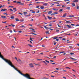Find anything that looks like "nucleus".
Instances as JSON below:
<instances>
[{
	"label": "nucleus",
	"instance_id": "1",
	"mask_svg": "<svg viewBox=\"0 0 79 79\" xmlns=\"http://www.w3.org/2000/svg\"><path fill=\"white\" fill-rule=\"evenodd\" d=\"M62 38H63L62 37H60L55 36V37H53L52 38H53V39L54 40H55V39H56V40H59V39H61Z\"/></svg>",
	"mask_w": 79,
	"mask_h": 79
},
{
	"label": "nucleus",
	"instance_id": "2",
	"mask_svg": "<svg viewBox=\"0 0 79 79\" xmlns=\"http://www.w3.org/2000/svg\"><path fill=\"white\" fill-rule=\"evenodd\" d=\"M58 13L57 12H55L54 13H53L52 14H51V16H52L53 15H54V16H55V15H58Z\"/></svg>",
	"mask_w": 79,
	"mask_h": 79
},
{
	"label": "nucleus",
	"instance_id": "3",
	"mask_svg": "<svg viewBox=\"0 0 79 79\" xmlns=\"http://www.w3.org/2000/svg\"><path fill=\"white\" fill-rule=\"evenodd\" d=\"M29 65L31 68L34 67V65H33V64L32 63L30 64Z\"/></svg>",
	"mask_w": 79,
	"mask_h": 79
},
{
	"label": "nucleus",
	"instance_id": "4",
	"mask_svg": "<svg viewBox=\"0 0 79 79\" xmlns=\"http://www.w3.org/2000/svg\"><path fill=\"white\" fill-rule=\"evenodd\" d=\"M58 40H55V41H53L54 45H56V41L58 42Z\"/></svg>",
	"mask_w": 79,
	"mask_h": 79
},
{
	"label": "nucleus",
	"instance_id": "5",
	"mask_svg": "<svg viewBox=\"0 0 79 79\" xmlns=\"http://www.w3.org/2000/svg\"><path fill=\"white\" fill-rule=\"evenodd\" d=\"M7 10V9H3L1 10V11H6Z\"/></svg>",
	"mask_w": 79,
	"mask_h": 79
},
{
	"label": "nucleus",
	"instance_id": "6",
	"mask_svg": "<svg viewBox=\"0 0 79 79\" xmlns=\"http://www.w3.org/2000/svg\"><path fill=\"white\" fill-rule=\"evenodd\" d=\"M52 11L51 10V11H49L48 12V14L49 15H50V14H52Z\"/></svg>",
	"mask_w": 79,
	"mask_h": 79
},
{
	"label": "nucleus",
	"instance_id": "7",
	"mask_svg": "<svg viewBox=\"0 0 79 79\" xmlns=\"http://www.w3.org/2000/svg\"><path fill=\"white\" fill-rule=\"evenodd\" d=\"M73 2H74V3H76V2H79L78 0H74V1H73Z\"/></svg>",
	"mask_w": 79,
	"mask_h": 79
},
{
	"label": "nucleus",
	"instance_id": "8",
	"mask_svg": "<svg viewBox=\"0 0 79 79\" xmlns=\"http://www.w3.org/2000/svg\"><path fill=\"white\" fill-rule=\"evenodd\" d=\"M48 19H49L50 20H51V19H52V17H50L49 16H48Z\"/></svg>",
	"mask_w": 79,
	"mask_h": 79
},
{
	"label": "nucleus",
	"instance_id": "9",
	"mask_svg": "<svg viewBox=\"0 0 79 79\" xmlns=\"http://www.w3.org/2000/svg\"><path fill=\"white\" fill-rule=\"evenodd\" d=\"M67 41L66 42L67 43H68V44H70V43H71V42L70 41H69V40H67Z\"/></svg>",
	"mask_w": 79,
	"mask_h": 79
},
{
	"label": "nucleus",
	"instance_id": "10",
	"mask_svg": "<svg viewBox=\"0 0 79 79\" xmlns=\"http://www.w3.org/2000/svg\"><path fill=\"white\" fill-rule=\"evenodd\" d=\"M67 15V14L65 13L64 14L62 17H63L64 18V17H66V15Z\"/></svg>",
	"mask_w": 79,
	"mask_h": 79
},
{
	"label": "nucleus",
	"instance_id": "11",
	"mask_svg": "<svg viewBox=\"0 0 79 79\" xmlns=\"http://www.w3.org/2000/svg\"><path fill=\"white\" fill-rule=\"evenodd\" d=\"M66 26L68 27V28H71V27H71L69 25H66Z\"/></svg>",
	"mask_w": 79,
	"mask_h": 79
},
{
	"label": "nucleus",
	"instance_id": "12",
	"mask_svg": "<svg viewBox=\"0 0 79 79\" xmlns=\"http://www.w3.org/2000/svg\"><path fill=\"white\" fill-rule=\"evenodd\" d=\"M48 3H44V4H43V5L45 6H47V5H48Z\"/></svg>",
	"mask_w": 79,
	"mask_h": 79
},
{
	"label": "nucleus",
	"instance_id": "13",
	"mask_svg": "<svg viewBox=\"0 0 79 79\" xmlns=\"http://www.w3.org/2000/svg\"><path fill=\"white\" fill-rule=\"evenodd\" d=\"M67 10H71V8L69 7H68L66 8Z\"/></svg>",
	"mask_w": 79,
	"mask_h": 79
},
{
	"label": "nucleus",
	"instance_id": "14",
	"mask_svg": "<svg viewBox=\"0 0 79 79\" xmlns=\"http://www.w3.org/2000/svg\"><path fill=\"white\" fill-rule=\"evenodd\" d=\"M73 17H74V16L73 15H69V18H73Z\"/></svg>",
	"mask_w": 79,
	"mask_h": 79
},
{
	"label": "nucleus",
	"instance_id": "15",
	"mask_svg": "<svg viewBox=\"0 0 79 79\" xmlns=\"http://www.w3.org/2000/svg\"><path fill=\"white\" fill-rule=\"evenodd\" d=\"M44 27L45 29H49V28L46 27V26H44Z\"/></svg>",
	"mask_w": 79,
	"mask_h": 79
},
{
	"label": "nucleus",
	"instance_id": "16",
	"mask_svg": "<svg viewBox=\"0 0 79 79\" xmlns=\"http://www.w3.org/2000/svg\"><path fill=\"white\" fill-rule=\"evenodd\" d=\"M30 11H31V13H35V12L33 10H30Z\"/></svg>",
	"mask_w": 79,
	"mask_h": 79
},
{
	"label": "nucleus",
	"instance_id": "17",
	"mask_svg": "<svg viewBox=\"0 0 79 79\" xmlns=\"http://www.w3.org/2000/svg\"><path fill=\"white\" fill-rule=\"evenodd\" d=\"M49 24V25H47L48 26L50 27H51L52 26V23H50V24Z\"/></svg>",
	"mask_w": 79,
	"mask_h": 79
},
{
	"label": "nucleus",
	"instance_id": "18",
	"mask_svg": "<svg viewBox=\"0 0 79 79\" xmlns=\"http://www.w3.org/2000/svg\"><path fill=\"white\" fill-rule=\"evenodd\" d=\"M72 5L73 6H76V4H75L74 3H73L72 4Z\"/></svg>",
	"mask_w": 79,
	"mask_h": 79
},
{
	"label": "nucleus",
	"instance_id": "19",
	"mask_svg": "<svg viewBox=\"0 0 79 79\" xmlns=\"http://www.w3.org/2000/svg\"><path fill=\"white\" fill-rule=\"evenodd\" d=\"M1 18H6V16H1Z\"/></svg>",
	"mask_w": 79,
	"mask_h": 79
},
{
	"label": "nucleus",
	"instance_id": "20",
	"mask_svg": "<svg viewBox=\"0 0 79 79\" xmlns=\"http://www.w3.org/2000/svg\"><path fill=\"white\" fill-rule=\"evenodd\" d=\"M10 18L11 19H14V18H15V17L14 16H12L10 17Z\"/></svg>",
	"mask_w": 79,
	"mask_h": 79
},
{
	"label": "nucleus",
	"instance_id": "21",
	"mask_svg": "<svg viewBox=\"0 0 79 79\" xmlns=\"http://www.w3.org/2000/svg\"><path fill=\"white\" fill-rule=\"evenodd\" d=\"M15 21H19V20L18 18H15Z\"/></svg>",
	"mask_w": 79,
	"mask_h": 79
},
{
	"label": "nucleus",
	"instance_id": "22",
	"mask_svg": "<svg viewBox=\"0 0 79 79\" xmlns=\"http://www.w3.org/2000/svg\"><path fill=\"white\" fill-rule=\"evenodd\" d=\"M40 8L42 10V9H44V6H41L40 7Z\"/></svg>",
	"mask_w": 79,
	"mask_h": 79
},
{
	"label": "nucleus",
	"instance_id": "23",
	"mask_svg": "<svg viewBox=\"0 0 79 79\" xmlns=\"http://www.w3.org/2000/svg\"><path fill=\"white\" fill-rule=\"evenodd\" d=\"M23 14H24V15H26L27 14V12H24Z\"/></svg>",
	"mask_w": 79,
	"mask_h": 79
},
{
	"label": "nucleus",
	"instance_id": "24",
	"mask_svg": "<svg viewBox=\"0 0 79 79\" xmlns=\"http://www.w3.org/2000/svg\"><path fill=\"white\" fill-rule=\"evenodd\" d=\"M77 10H79V6L78 5H77Z\"/></svg>",
	"mask_w": 79,
	"mask_h": 79
},
{
	"label": "nucleus",
	"instance_id": "25",
	"mask_svg": "<svg viewBox=\"0 0 79 79\" xmlns=\"http://www.w3.org/2000/svg\"><path fill=\"white\" fill-rule=\"evenodd\" d=\"M24 21V20L23 19L20 20V22H23V21Z\"/></svg>",
	"mask_w": 79,
	"mask_h": 79
},
{
	"label": "nucleus",
	"instance_id": "26",
	"mask_svg": "<svg viewBox=\"0 0 79 79\" xmlns=\"http://www.w3.org/2000/svg\"><path fill=\"white\" fill-rule=\"evenodd\" d=\"M66 23H71V22L69 21H66Z\"/></svg>",
	"mask_w": 79,
	"mask_h": 79
},
{
	"label": "nucleus",
	"instance_id": "27",
	"mask_svg": "<svg viewBox=\"0 0 79 79\" xmlns=\"http://www.w3.org/2000/svg\"><path fill=\"white\" fill-rule=\"evenodd\" d=\"M63 9H60L59 10V11L60 12H61V11H63Z\"/></svg>",
	"mask_w": 79,
	"mask_h": 79
},
{
	"label": "nucleus",
	"instance_id": "28",
	"mask_svg": "<svg viewBox=\"0 0 79 79\" xmlns=\"http://www.w3.org/2000/svg\"><path fill=\"white\" fill-rule=\"evenodd\" d=\"M71 59H72V60H76L77 59L74 58H73L72 57H70Z\"/></svg>",
	"mask_w": 79,
	"mask_h": 79
},
{
	"label": "nucleus",
	"instance_id": "29",
	"mask_svg": "<svg viewBox=\"0 0 79 79\" xmlns=\"http://www.w3.org/2000/svg\"><path fill=\"white\" fill-rule=\"evenodd\" d=\"M9 8H10V7H11L12 8H14V6H9Z\"/></svg>",
	"mask_w": 79,
	"mask_h": 79
},
{
	"label": "nucleus",
	"instance_id": "30",
	"mask_svg": "<svg viewBox=\"0 0 79 79\" xmlns=\"http://www.w3.org/2000/svg\"><path fill=\"white\" fill-rule=\"evenodd\" d=\"M13 10H15V11H17V10H16V8H15L13 9Z\"/></svg>",
	"mask_w": 79,
	"mask_h": 79
},
{
	"label": "nucleus",
	"instance_id": "31",
	"mask_svg": "<svg viewBox=\"0 0 79 79\" xmlns=\"http://www.w3.org/2000/svg\"><path fill=\"white\" fill-rule=\"evenodd\" d=\"M43 62L44 63H45V64H47V63H46V62H45V61H43Z\"/></svg>",
	"mask_w": 79,
	"mask_h": 79
},
{
	"label": "nucleus",
	"instance_id": "32",
	"mask_svg": "<svg viewBox=\"0 0 79 79\" xmlns=\"http://www.w3.org/2000/svg\"><path fill=\"white\" fill-rule=\"evenodd\" d=\"M70 54L71 55H74V53L73 52H71V53H70Z\"/></svg>",
	"mask_w": 79,
	"mask_h": 79
},
{
	"label": "nucleus",
	"instance_id": "33",
	"mask_svg": "<svg viewBox=\"0 0 79 79\" xmlns=\"http://www.w3.org/2000/svg\"><path fill=\"white\" fill-rule=\"evenodd\" d=\"M66 69H71V68H70L69 67H66L65 68Z\"/></svg>",
	"mask_w": 79,
	"mask_h": 79
},
{
	"label": "nucleus",
	"instance_id": "34",
	"mask_svg": "<svg viewBox=\"0 0 79 79\" xmlns=\"http://www.w3.org/2000/svg\"><path fill=\"white\" fill-rule=\"evenodd\" d=\"M21 2L18 1L16 2V3H19V4H20Z\"/></svg>",
	"mask_w": 79,
	"mask_h": 79
},
{
	"label": "nucleus",
	"instance_id": "35",
	"mask_svg": "<svg viewBox=\"0 0 79 79\" xmlns=\"http://www.w3.org/2000/svg\"><path fill=\"white\" fill-rule=\"evenodd\" d=\"M77 26H79V24H77V25L75 26V27H77Z\"/></svg>",
	"mask_w": 79,
	"mask_h": 79
},
{
	"label": "nucleus",
	"instance_id": "36",
	"mask_svg": "<svg viewBox=\"0 0 79 79\" xmlns=\"http://www.w3.org/2000/svg\"><path fill=\"white\" fill-rule=\"evenodd\" d=\"M64 53V51L60 52V53Z\"/></svg>",
	"mask_w": 79,
	"mask_h": 79
},
{
	"label": "nucleus",
	"instance_id": "37",
	"mask_svg": "<svg viewBox=\"0 0 79 79\" xmlns=\"http://www.w3.org/2000/svg\"><path fill=\"white\" fill-rule=\"evenodd\" d=\"M59 30H57L56 31V32H59Z\"/></svg>",
	"mask_w": 79,
	"mask_h": 79
},
{
	"label": "nucleus",
	"instance_id": "38",
	"mask_svg": "<svg viewBox=\"0 0 79 79\" xmlns=\"http://www.w3.org/2000/svg\"><path fill=\"white\" fill-rule=\"evenodd\" d=\"M34 64H35V65H37V66H40V65L39 64H37L35 63H34Z\"/></svg>",
	"mask_w": 79,
	"mask_h": 79
},
{
	"label": "nucleus",
	"instance_id": "39",
	"mask_svg": "<svg viewBox=\"0 0 79 79\" xmlns=\"http://www.w3.org/2000/svg\"><path fill=\"white\" fill-rule=\"evenodd\" d=\"M27 41H28V42H30V43H31L32 44V42H31V41H30L29 40H28Z\"/></svg>",
	"mask_w": 79,
	"mask_h": 79
},
{
	"label": "nucleus",
	"instance_id": "40",
	"mask_svg": "<svg viewBox=\"0 0 79 79\" xmlns=\"http://www.w3.org/2000/svg\"><path fill=\"white\" fill-rule=\"evenodd\" d=\"M45 61L47 63H50V62L49 61H48L47 60H45Z\"/></svg>",
	"mask_w": 79,
	"mask_h": 79
},
{
	"label": "nucleus",
	"instance_id": "41",
	"mask_svg": "<svg viewBox=\"0 0 79 79\" xmlns=\"http://www.w3.org/2000/svg\"><path fill=\"white\" fill-rule=\"evenodd\" d=\"M40 11V10H38V11L36 12V13H39Z\"/></svg>",
	"mask_w": 79,
	"mask_h": 79
},
{
	"label": "nucleus",
	"instance_id": "42",
	"mask_svg": "<svg viewBox=\"0 0 79 79\" xmlns=\"http://www.w3.org/2000/svg\"><path fill=\"white\" fill-rule=\"evenodd\" d=\"M28 45H29V46H30V47H32V45H31V44H28Z\"/></svg>",
	"mask_w": 79,
	"mask_h": 79
},
{
	"label": "nucleus",
	"instance_id": "43",
	"mask_svg": "<svg viewBox=\"0 0 79 79\" xmlns=\"http://www.w3.org/2000/svg\"><path fill=\"white\" fill-rule=\"evenodd\" d=\"M11 26H12V27H15V25H13V24H11Z\"/></svg>",
	"mask_w": 79,
	"mask_h": 79
},
{
	"label": "nucleus",
	"instance_id": "44",
	"mask_svg": "<svg viewBox=\"0 0 79 79\" xmlns=\"http://www.w3.org/2000/svg\"><path fill=\"white\" fill-rule=\"evenodd\" d=\"M58 25V26L59 27H61V26L59 25L58 24H57Z\"/></svg>",
	"mask_w": 79,
	"mask_h": 79
},
{
	"label": "nucleus",
	"instance_id": "45",
	"mask_svg": "<svg viewBox=\"0 0 79 79\" xmlns=\"http://www.w3.org/2000/svg\"><path fill=\"white\" fill-rule=\"evenodd\" d=\"M20 5H24V3H21V2H20Z\"/></svg>",
	"mask_w": 79,
	"mask_h": 79
},
{
	"label": "nucleus",
	"instance_id": "46",
	"mask_svg": "<svg viewBox=\"0 0 79 79\" xmlns=\"http://www.w3.org/2000/svg\"><path fill=\"white\" fill-rule=\"evenodd\" d=\"M59 2H60L57 1V2H54V3H59Z\"/></svg>",
	"mask_w": 79,
	"mask_h": 79
},
{
	"label": "nucleus",
	"instance_id": "47",
	"mask_svg": "<svg viewBox=\"0 0 79 79\" xmlns=\"http://www.w3.org/2000/svg\"><path fill=\"white\" fill-rule=\"evenodd\" d=\"M26 16L27 17L31 16V15H30V14H29V15H26Z\"/></svg>",
	"mask_w": 79,
	"mask_h": 79
},
{
	"label": "nucleus",
	"instance_id": "48",
	"mask_svg": "<svg viewBox=\"0 0 79 79\" xmlns=\"http://www.w3.org/2000/svg\"><path fill=\"white\" fill-rule=\"evenodd\" d=\"M36 60H42V59H36Z\"/></svg>",
	"mask_w": 79,
	"mask_h": 79
},
{
	"label": "nucleus",
	"instance_id": "49",
	"mask_svg": "<svg viewBox=\"0 0 79 79\" xmlns=\"http://www.w3.org/2000/svg\"><path fill=\"white\" fill-rule=\"evenodd\" d=\"M26 53H29V52H27V53H25V54H23V55H26Z\"/></svg>",
	"mask_w": 79,
	"mask_h": 79
},
{
	"label": "nucleus",
	"instance_id": "50",
	"mask_svg": "<svg viewBox=\"0 0 79 79\" xmlns=\"http://www.w3.org/2000/svg\"><path fill=\"white\" fill-rule=\"evenodd\" d=\"M19 33H21V32H22V31H19Z\"/></svg>",
	"mask_w": 79,
	"mask_h": 79
},
{
	"label": "nucleus",
	"instance_id": "51",
	"mask_svg": "<svg viewBox=\"0 0 79 79\" xmlns=\"http://www.w3.org/2000/svg\"><path fill=\"white\" fill-rule=\"evenodd\" d=\"M20 27H24V25H22L20 26Z\"/></svg>",
	"mask_w": 79,
	"mask_h": 79
},
{
	"label": "nucleus",
	"instance_id": "52",
	"mask_svg": "<svg viewBox=\"0 0 79 79\" xmlns=\"http://www.w3.org/2000/svg\"><path fill=\"white\" fill-rule=\"evenodd\" d=\"M32 34H33L34 35H37V34L35 33H32Z\"/></svg>",
	"mask_w": 79,
	"mask_h": 79
},
{
	"label": "nucleus",
	"instance_id": "53",
	"mask_svg": "<svg viewBox=\"0 0 79 79\" xmlns=\"http://www.w3.org/2000/svg\"><path fill=\"white\" fill-rule=\"evenodd\" d=\"M71 24L72 26H75V25H74V24H73L71 23Z\"/></svg>",
	"mask_w": 79,
	"mask_h": 79
},
{
	"label": "nucleus",
	"instance_id": "54",
	"mask_svg": "<svg viewBox=\"0 0 79 79\" xmlns=\"http://www.w3.org/2000/svg\"><path fill=\"white\" fill-rule=\"evenodd\" d=\"M42 47H45V46H44V45H42Z\"/></svg>",
	"mask_w": 79,
	"mask_h": 79
},
{
	"label": "nucleus",
	"instance_id": "55",
	"mask_svg": "<svg viewBox=\"0 0 79 79\" xmlns=\"http://www.w3.org/2000/svg\"><path fill=\"white\" fill-rule=\"evenodd\" d=\"M10 11H13V9H10Z\"/></svg>",
	"mask_w": 79,
	"mask_h": 79
},
{
	"label": "nucleus",
	"instance_id": "56",
	"mask_svg": "<svg viewBox=\"0 0 79 79\" xmlns=\"http://www.w3.org/2000/svg\"><path fill=\"white\" fill-rule=\"evenodd\" d=\"M31 5H32V4H29V6H31Z\"/></svg>",
	"mask_w": 79,
	"mask_h": 79
},
{
	"label": "nucleus",
	"instance_id": "57",
	"mask_svg": "<svg viewBox=\"0 0 79 79\" xmlns=\"http://www.w3.org/2000/svg\"><path fill=\"white\" fill-rule=\"evenodd\" d=\"M69 2H70V1L67 2L66 3H67V4H68V3H69Z\"/></svg>",
	"mask_w": 79,
	"mask_h": 79
},
{
	"label": "nucleus",
	"instance_id": "58",
	"mask_svg": "<svg viewBox=\"0 0 79 79\" xmlns=\"http://www.w3.org/2000/svg\"><path fill=\"white\" fill-rule=\"evenodd\" d=\"M32 39H34V38H32L30 37V40H32Z\"/></svg>",
	"mask_w": 79,
	"mask_h": 79
},
{
	"label": "nucleus",
	"instance_id": "59",
	"mask_svg": "<svg viewBox=\"0 0 79 79\" xmlns=\"http://www.w3.org/2000/svg\"><path fill=\"white\" fill-rule=\"evenodd\" d=\"M39 7H40L39 6H36V8H39Z\"/></svg>",
	"mask_w": 79,
	"mask_h": 79
},
{
	"label": "nucleus",
	"instance_id": "60",
	"mask_svg": "<svg viewBox=\"0 0 79 79\" xmlns=\"http://www.w3.org/2000/svg\"><path fill=\"white\" fill-rule=\"evenodd\" d=\"M10 33H12V32H13V31H12V30H10Z\"/></svg>",
	"mask_w": 79,
	"mask_h": 79
},
{
	"label": "nucleus",
	"instance_id": "61",
	"mask_svg": "<svg viewBox=\"0 0 79 79\" xmlns=\"http://www.w3.org/2000/svg\"><path fill=\"white\" fill-rule=\"evenodd\" d=\"M6 23V22L5 21V22H2V23Z\"/></svg>",
	"mask_w": 79,
	"mask_h": 79
},
{
	"label": "nucleus",
	"instance_id": "62",
	"mask_svg": "<svg viewBox=\"0 0 79 79\" xmlns=\"http://www.w3.org/2000/svg\"><path fill=\"white\" fill-rule=\"evenodd\" d=\"M63 78H64V79H66V78L64 77H63Z\"/></svg>",
	"mask_w": 79,
	"mask_h": 79
},
{
	"label": "nucleus",
	"instance_id": "63",
	"mask_svg": "<svg viewBox=\"0 0 79 79\" xmlns=\"http://www.w3.org/2000/svg\"><path fill=\"white\" fill-rule=\"evenodd\" d=\"M16 2H17V1H13V2L14 3H16Z\"/></svg>",
	"mask_w": 79,
	"mask_h": 79
},
{
	"label": "nucleus",
	"instance_id": "64",
	"mask_svg": "<svg viewBox=\"0 0 79 79\" xmlns=\"http://www.w3.org/2000/svg\"><path fill=\"white\" fill-rule=\"evenodd\" d=\"M48 33H49V31H47V32H46V34H48Z\"/></svg>",
	"mask_w": 79,
	"mask_h": 79
}]
</instances>
